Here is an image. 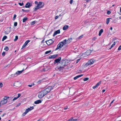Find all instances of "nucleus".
<instances>
[{
	"mask_svg": "<svg viewBox=\"0 0 121 121\" xmlns=\"http://www.w3.org/2000/svg\"><path fill=\"white\" fill-rule=\"evenodd\" d=\"M68 63L67 60H62L57 64L56 68L58 70L61 71L63 69L65 66L67 65Z\"/></svg>",
	"mask_w": 121,
	"mask_h": 121,
	"instance_id": "f257e3e1",
	"label": "nucleus"
},
{
	"mask_svg": "<svg viewBox=\"0 0 121 121\" xmlns=\"http://www.w3.org/2000/svg\"><path fill=\"white\" fill-rule=\"evenodd\" d=\"M54 86H49L45 89L43 90V91L47 95L50 92L51 90L54 87Z\"/></svg>",
	"mask_w": 121,
	"mask_h": 121,
	"instance_id": "f03ea898",
	"label": "nucleus"
},
{
	"mask_svg": "<svg viewBox=\"0 0 121 121\" xmlns=\"http://www.w3.org/2000/svg\"><path fill=\"white\" fill-rule=\"evenodd\" d=\"M46 95V94L43 90L39 92V93L38 97L39 98L41 99Z\"/></svg>",
	"mask_w": 121,
	"mask_h": 121,
	"instance_id": "7ed1b4c3",
	"label": "nucleus"
},
{
	"mask_svg": "<svg viewBox=\"0 0 121 121\" xmlns=\"http://www.w3.org/2000/svg\"><path fill=\"white\" fill-rule=\"evenodd\" d=\"M64 45V44L62 42H60L59 44L58 45L57 48L55 50V51H56L58 49L61 48Z\"/></svg>",
	"mask_w": 121,
	"mask_h": 121,
	"instance_id": "20e7f679",
	"label": "nucleus"
},
{
	"mask_svg": "<svg viewBox=\"0 0 121 121\" xmlns=\"http://www.w3.org/2000/svg\"><path fill=\"white\" fill-rule=\"evenodd\" d=\"M91 52V51L90 50H87L86 52L83 54V55L85 56H87L90 54Z\"/></svg>",
	"mask_w": 121,
	"mask_h": 121,
	"instance_id": "39448f33",
	"label": "nucleus"
},
{
	"mask_svg": "<svg viewBox=\"0 0 121 121\" xmlns=\"http://www.w3.org/2000/svg\"><path fill=\"white\" fill-rule=\"evenodd\" d=\"M54 42L51 39H50L48 41H46V42L48 45H49L52 44Z\"/></svg>",
	"mask_w": 121,
	"mask_h": 121,
	"instance_id": "423d86ee",
	"label": "nucleus"
},
{
	"mask_svg": "<svg viewBox=\"0 0 121 121\" xmlns=\"http://www.w3.org/2000/svg\"><path fill=\"white\" fill-rule=\"evenodd\" d=\"M61 59V57H59L58 58L54 60V64H56L57 63V64L60 61V60Z\"/></svg>",
	"mask_w": 121,
	"mask_h": 121,
	"instance_id": "0eeeda50",
	"label": "nucleus"
},
{
	"mask_svg": "<svg viewBox=\"0 0 121 121\" xmlns=\"http://www.w3.org/2000/svg\"><path fill=\"white\" fill-rule=\"evenodd\" d=\"M30 41V40H29L26 41L22 46L21 49H22L24 48Z\"/></svg>",
	"mask_w": 121,
	"mask_h": 121,
	"instance_id": "6e6552de",
	"label": "nucleus"
},
{
	"mask_svg": "<svg viewBox=\"0 0 121 121\" xmlns=\"http://www.w3.org/2000/svg\"><path fill=\"white\" fill-rule=\"evenodd\" d=\"M94 62V61L92 60H90L88 61V62L86 63V65H88L93 64Z\"/></svg>",
	"mask_w": 121,
	"mask_h": 121,
	"instance_id": "1a4fd4ad",
	"label": "nucleus"
},
{
	"mask_svg": "<svg viewBox=\"0 0 121 121\" xmlns=\"http://www.w3.org/2000/svg\"><path fill=\"white\" fill-rule=\"evenodd\" d=\"M31 6V4H30L29 2H27L26 4L25 7L26 8H29Z\"/></svg>",
	"mask_w": 121,
	"mask_h": 121,
	"instance_id": "9d476101",
	"label": "nucleus"
},
{
	"mask_svg": "<svg viewBox=\"0 0 121 121\" xmlns=\"http://www.w3.org/2000/svg\"><path fill=\"white\" fill-rule=\"evenodd\" d=\"M34 108V107L33 106L30 107L27 109L26 111L28 113L29 111L33 109Z\"/></svg>",
	"mask_w": 121,
	"mask_h": 121,
	"instance_id": "9b49d317",
	"label": "nucleus"
},
{
	"mask_svg": "<svg viewBox=\"0 0 121 121\" xmlns=\"http://www.w3.org/2000/svg\"><path fill=\"white\" fill-rule=\"evenodd\" d=\"M60 30H57L55 31L53 34V37H54L57 34H59L60 33Z\"/></svg>",
	"mask_w": 121,
	"mask_h": 121,
	"instance_id": "f8f14e48",
	"label": "nucleus"
},
{
	"mask_svg": "<svg viewBox=\"0 0 121 121\" xmlns=\"http://www.w3.org/2000/svg\"><path fill=\"white\" fill-rule=\"evenodd\" d=\"M48 79L46 77L45 78H44L43 79H41L39 80L38 82V83H40L42 81H45V80H47Z\"/></svg>",
	"mask_w": 121,
	"mask_h": 121,
	"instance_id": "ddd939ff",
	"label": "nucleus"
},
{
	"mask_svg": "<svg viewBox=\"0 0 121 121\" xmlns=\"http://www.w3.org/2000/svg\"><path fill=\"white\" fill-rule=\"evenodd\" d=\"M7 101V100H6L3 99V100L1 101L0 102V104H1L2 105H3L6 103Z\"/></svg>",
	"mask_w": 121,
	"mask_h": 121,
	"instance_id": "4468645a",
	"label": "nucleus"
},
{
	"mask_svg": "<svg viewBox=\"0 0 121 121\" xmlns=\"http://www.w3.org/2000/svg\"><path fill=\"white\" fill-rule=\"evenodd\" d=\"M24 71V69H23L22 70L19 71H17L16 73H15L16 74V75H18L20 74L23 71Z\"/></svg>",
	"mask_w": 121,
	"mask_h": 121,
	"instance_id": "2eb2a0df",
	"label": "nucleus"
},
{
	"mask_svg": "<svg viewBox=\"0 0 121 121\" xmlns=\"http://www.w3.org/2000/svg\"><path fill=\"white\" fill-rule=\"evenodd\" d=\"M42 102V101L40 100H38L34 102V103L35 104H38L41 103Z\"/></svg>",
	"mask_w": 121,
	"mask_h": 121,
	"instance_id": "dca6fc26",
	"label": "nucleus"
},
{
	"mask_svg": "<svg viewBox=\"0 0 121 121\" xmlns=\"http://www.w3.org/2000/svg\"><path fill=\"white\" fill-rule=\"evenodd\" d=\"M83 74H80V75H78L77 76H76V77H75L74 78V80H76V79H77L78 78L80 77H81L82 76H83Z\"/></svg>",
	"mask_w": 121,
	"mask_h": 121,
	"instance_id": "f3484780",
	"label": "nucleus"
},
{
	"mask_svg": "<svg viewBox=\"0 0 121 121\" xmlns=\"http://www.w3.org/2000/svg\"><path fill=\"white\" fill-rule=\"evenodd\" d=\"M69 27V26L67 25L63 27V30H65L67 29Z\"/></svg>",
	"mask_w": 121,
	"mask_h": 121,
	"instance_id": "a211bd4d",
	"label": "nucleus"
},
{
	"mask_svg": "<svg viewBox=\"0 0 121 121\" xmlns=\"http://www.w3.org/2000/svg\"><path fill=\"white\" fill-rule=\"evenodd\" d=\"M103 32V30L102 29L101 30H100L99 31V36H100L102 33Z\"/></svg>",
	"mask_w": 121,
	"mask_h": 121,
	"instance_id": "6ab92c4d",
	"label": "nucleus"
},
{
	"mask_svg": "<svg viewBox=\"0 0 121 121\" xmlns=\"http://www.w3.org/2000/svg\"><path fill=\"white\" fill-rule=\"evenodd\" d=\"M111 19V18H107V19L106 23V24H108L109 23V22H110V19Z\"/></svg>",
	"mask_w": 121,
	"mask_h": 121,
	"instance_id": "aec40b11",
	"label": "nucleus"
},
{
	"mask_svg": "<svg viewBox=\"0 0 121 121\" xmlns=\"http://www.w3.org/2000/svg\"><path fill=\"white\" fill-rule=\"evenodd\" d=\"M28 18L27 17H25L23 18L22 20V22H25L26 20H27Z\"/></svg>",
	"mask_w": 121,
	"mask_h": 121,
	"instance_id": "412c9836",
	"label": "nucleus"
},
{
	"mask_svg": "<svg viewBox=\"0 0 121 121\" xmlns=\"http://www.w3.org/2000/svg\"><path fill=\"white\" fill-rule=\"evenodd\" d=\"M115 42H113V44L111 46V47L109 48V49H110L111 48H112L115 45Z\"/></svg>",
	"mask_w": 121,
	"mask_h": 121,
	"instance_id": "4be33fe9",
	"label": "nucleus"
},
{
	"mask_svg": "<svg viewBox=\"0 0 121 121\" xmlns=\"http://www.w3.org/2000/svg\"><path fill=\"white\" fill-rule=\"evenodd\" d=\"M58 56V55L57 54L54 55H52V59H54L56 58Z\"/></svg>",
	"mask_w": 121,
	"mask_h": 121,
	"instance_id": "5701e85b",
	"label": "nucleus"
},
{
	"mask_svg": "<svg viewBox=\"0 0 121 121\" xmlns=\"http://www.w3.org/2000/svg\"><path fill=\"white\" fill-rule=\"evenodd\" d=\"M7 38V37L6 36H4L2 39V41H4V40H5Z\"/></svg>",
	"mask_w": 121,
	"mask_h": 121,
	"instance_id": "b1692460",
	"label": "nucleus"
},
{
	"mask_svg": "<svg viewBox=\"0 0 121 121\" xmlns=\"http://www.w3.org/2000/svg\"><path fill=\"white\" fill-rule=\"evenodd\" d=\"M66 39H65V40H63L61 42H62V43H63L64 45H65L66 44Z\"/></svg>",
	"mask_w": 121,
	"mask_h": 121,
	"instance_id": "393cba45",
	"label": "nucleus"
},
{
	"mask_svg": "<svg viewBox=\"0 0 121 121\" xmlns=\"http://www.w3.org/2000/svg\"><path fill=\"white\" fill-rule=\"evenodd\" d=\"M51 50H49L48 51H47L45 52V54H48V53H50L51 52Z\"/></svg>",
	"mask_w": 121,
	"mask_h": 121,
	"instance_id": "a878e982",
	"label": "nucleus"
},
{
	"mask_svg": "<svg viewBox=\"0 0 121 121\" xmlns=\"http://www.w3.org/2000/svg\"><path fill=\"white\" fill-rule=\"evenodd\" d=\"M9 98V97L8 96H5L3 99L7 100V99H8Z\"/></svg>",
	"mask_w": 121,
	"mask_h": 121,
	"instance_id": "bb28decb",
	"label": "nucleus"
},
{
	"mask_svg": "<svg viewBox=\"0 0 121 121\" xmlns=\"http://www.w3.org/2000/svg\"><path fill=\"white\" fill-rule=\"evenodd\" d=\"M42 3H43V2H39V3L37 5V6H38L39 5H42Z\"/></svg>",
	"mask_w": 121,
	"mask_h": 121,
	"instance_id": "cd10ccee",
	"label": "nucleus"
},
{
	"mask_svg": "<svg viewBox=\"0 0 121 121\" xmlns=\"http://www.w3.org/2000/svg\"><path fill=\"white\" fill-rule=\"evenodd\" d=\"M39 9V8H38V6H37L36 7L34 8V11H35L37 10L38 9Z\"/></svg>",
	"mask_w": 121,
	"mask_h": 121,
	"instance_id": "c85d7f7f",
	"label": "nucleus"
},
{
	"mask_svg": "<svg viewBox=\"0 0 121 121\" xmlns=\"http://www.w3.org/2000/svg\"><path fill=\"white\" fill-rule=\"evenodd\" d=\"M101 81H99L98 83L96 84V85L98 86H99L101 83Z\"/></svg>",
	"mask_w": 121,
	"mask_h": 121,
	"instance_id": "c756f323",
	"label": "nucleus"
},
{
	"mask_svg": "<svg viewBox=\"0 0 121 121\" xmlns=\"http://www.w3.org/2000/svg\"><path fill=\"white\" fill-rule=\"evenodd\" d=\"M4 50H5L6 51H7L9 50V48L8 47L6 46Z\"/></svg>",
	"mask_w": 121,
	"mask_h": 121,
	"instance_id": "7c9ffc66",
	"label": "nucleus"
},
{
	"mask_svg": "<svg viewBox=\"0 0 121 121\" xmlns=\"http://www.w3.org/2000/svg\"><path fill=\"white\" fill-rule=\"evenodd\" d=\"M17 76V75H16V74L15 73L14 74H12L11 76V77H14L16 76Z\"/></svg>",
	"mask_w": 121,
	"mask_h": 121,
	"instance_id": "2f4dec72",
	"label": "nucleus"
},
{
	"mask_svg": "<svg viewBox=\"0 0 121 121\" xmlns=\"http://www.w3.org/2000/svg\"><path fill=\"white\" fill-rule=\"evenodd\" d=\"M18 37L17 36H15V38L14 39V41H16L18 39Z\"/></svg>",
	"mask_w": 121,
	"mask_h": 121,
	"instance_id": "473e14b6",
	"label": "nucleus"
},
{
	"mask_svg": "<svg viewBox=\"0 0 121 121\" xmlns=\"http://www.w3.org/2000/svg\"><path fill=\"white\" fill-rule=\"evenodd\" d=\"M72 38H70L69 39L67 40V41H68V42H70L71 41V40L72 39Z\"/></svg>",
	"mask_w": 121,
	"mask_h": 121,
	"instance_id": "72a5a7b5",
	"label": "nucleus"
},
{
	"mask_svg": "<svg viewBox=\"0 0 121 121\" xmlns=\"http://www.w3.org/2000/svg\"><path fill=\"white\" fill-rule=\"evenodd\" d=\"M16 16H17V15L16 14H14V15L13 18V20L14 21V20H15V18L16 17Z\"/></svg>",
	"mask_w": 121,
	"mask_h": 121,
	"instance_id": "f704fd0d",
	"label": "nucleus"
},
{
	"mask_svg": "<svg viewBox=\"0 0 121 121\" xmlns=\"http://www.w3.org/2000/svg\"><path fill=\"white\" fill-rule=\"evenodd\" d=\"M28 112L26 111L25 112L23 113L22 114V115L23 116H25Z\"/></svg>",
	"mask_w": 121,
	"mask_h": 121,
	"instance_id": "c9c22d12",
	"label": "nucleus"
},
{
	"mask_svg": "<svg viewBox=\"0 0 121 121\" xmlns=\"http://www.w3.org/2000/svg\"><path fill=\"white\" fill-rule=\"evenodd\" d=\"M44 5H39L38 6V8H39V9H40L42 8L43 6Z\"/></svg>",
	"mask_w": 121,
	"mask_h": 121,
	"instance_id": "e433bc0d",
	"label": "nucleus"
},
{
	"mask_svg": "<svg viewBox=\"0 0 121 121\" xmlns=\"http://www.w3.org/2000/svg\"><path fill=\"white\" fill-rule=\"evenodd\" d=\"M35 85L34 83H33L31 85H28V86L30 87H31L32 86H33Z\"/></svg>",
	"mask_w": 121,
	"mask_h": 121,
	"instance_id": "4c0bfd02",
	"label": "nucleus"
},
{
	"mask_svg": "<svg viewBox=\"0 0 121 121\" xmlns=\"http://www.w3.org/2000/svg\"><path fill=\"white\" fill-rule=\"evenodd\" d=\"M89 79V78H84L83 79V80L84 81H86L88 80Z\"/></svg>",
	"mask_w": 121,
	"mask_h": 121,
	"instance_id": "58836bf2",
	"label": "nucleus"
},
{
	"mask_svg": "<svg viewBox=\"0 0 121 121\" xmlns=\"http://www.w3.org/2000/svg\"><path fill=\"white\" fill-rule=\"evenodd\" d=\"M5 52H4L2 53V55L3 56H5Z\"/></svg>",
	"mask_w": 121,
	"mask_h": 121,
	"instance_id": "ea45409f",
	"label": "nucleus"
},
{
	"mask_svg": "<svg viewBox=\"0 0 121 121\" xmlns=\"http://www.w3.org/2000/svg\"><path fill=\"white\" fill-rule=\"evenodd\" d=\"M18 4L20 6H22L24 4L23 2H22V3H18Z\"/></svg>",
	"mask_w": 121,
	"mask_h": 121,
	"instance_id": "a19ab883",
	"label": "nucleus"
},
{
	"mask_svg": "<svg viewBox=\"0 0 121 121\" xmlns=\"http://www.w3.org/2000/svg\"><path fill=\"white\" fill-rule=\"evenodd\" d=\"M17 25V22H15L14 23V26H16Z\"/></svg>",
	"mask_w": 121,
	"mask_h": 121,
	"instance_id": "79ce46f5",
	"label": "nucleus"
},
{
	"mask_svg": "<svg viewBox=\"0 0 121 121\" xmlns=\"http://www.w3.org/2000/svg\"><path fill=\"white\" fill-rule=\"evenodd\" d=\"M35 23V22L34 21L32 22H31V25H33Z\"/></svg>",
	"mask_w": 121,
	"mask_h": 121,
	"instance_id": "37998d69",
	"label": "nucleus"
},
{
	"mask_svg": "<svg viewBox=\"0 0 121 121\" xmlns=\"http://www.w3.org/2000/svg\"><path fill=\"white\" fill-rule=\"evenodd\" d=\"M10 65V64H8V65H6V66H4V68H5L7 67H8V66H9Z\"/></svg>",
	"mask_w": 121,
	"mask_h": 121,
	"instance_id": "c03bdc74",
	"label": "nucleus"
},
{
	"mask_svg": "<svg viewBox=\"0 0 121 121\" xmlns=\"http://www.w3.org/2000/svg\"><path fill=\"white\" fill-rule=\"evenodd\" d=\"M121 50V45H120L118 48V50Z\"/></svg>",
	"mask_w": 121,
	"mask_h": 121,
	"instance_id": "a18cd8bd",
	"label": "nucleus"
},
{
	"mask_svg": "<svg viewBox=\"0 0 121 121\" xmlns=\"http://www.w3.org/2000/svg\"><path fill=\"white\" fill-rule=\"evenodd\" d=\"M45 69L44 68L42 70H41V71L42 72H45Z\"/></svg>",
	"mask_w": 121,
	"mask_h": 121,
	"instance_id": "49530a36",
	"label": "nucleus"
},
{
	"mask_svg": "<svg viewBox=\"0 0 121 121\" xmlns=\"http://www.w3.org/2000/svg\"><path fill=\"white\" fill-rule=\"evenodd\" d=\"M111 13V12L110 11H108L107 12V14H109Z\"/></svg>",
	"mask_w": 121,
	"mask_h": 121,
	"instance_id": "de8ad7c7",
	"label": "nucleus"
},
{
	"mask_svg": "<svg viewBox=\"0 0 121 121\" xmlns=\"http://www.w3.org/2000/svg\"><path fill=\"white\" fill-rule=\"evenodd\" d=\"M3 86V84L2 83H0V88Z\"/></svg>",
	"mask_w": 121,
	"mask_h": 121,
	"instance_id": "09e8293b",
	"label": "nucleus"
},
{
	"mask_svg": "<svg viewBox=\"0 0 121 121\" xmlns=\"http://www.w3.org/2000/svg\"><path fill=\"white\" fill-rule=\"evenodd\" d=\"M59 17V16H57L55 17V19H56L58 18Z\"/></svg>",
	"mask_w": 121,
	"mask_h": 121,
	"instance_id": "8fccbe9b",
	"label": "nucleus"
},
{
	"mask_svg": "<svg viewBox=\"0 0 121 121\" xmlns=\"http://www.w3.org/2000/svg\"><path fill=\"white\" fill-rule=\"evenodd\" d=\"M21 103H20L17 105L16 106V107H18L19 106H20L21 105Z\"/></svg>",
	"mask_w": 121,
	"mask_h": 121,
	"instance_id": "3c124183",
	"label": "nucleus"
},
{
	"mask_svg": "<svg viewBox=\"0 0 121 121\" xmlns=\"http://www.w3.org/2000/svg\"><path fill=\"white\" fill-rule=\"evenodd\" d=\"M83 36V35H81V36H80L79 37H78V39H81L82 38Z\"/></svg>",
	"mask_w": 121,
	"mask_h": 121,
	"instance_id": "603ef678",
	"label": "nucleus"
},
{
	"mask_svg": "<svg viewBox=\"0 0 121 121\" xmlns=\"http://www.w3.org/2000/svg\"><path fill=\"white\" fill-rule=\"evenodd\" d=\"M97 39L96 37H95L93 38L92 40H95L96 39Z\"/></svg>",
	"mask_w": 121,
	"mask_h": 121,
	"instance_id": "864d4df0",
	"label": "nucleus"
},
{
	"mask_svg": "<svg viewBox=\"0 0 121 121\" xmlns=\"http://www.w3.org/2000/svg\"><path fill=\"white\" fill-rule=\"evenodd\" d=\"M21 95V94H18V96H17V98H19L20 96Z\"/></svg>",
	"mask_w": 121,
	"mask_h": 121,
	"instance_id": "5fc2aeb1",
	"label": "nucleus"
},
{
	"mask_svg": "<svg viewBox=\"0 0 121 121\" xmlns=\"http://www.w3.org/2000/svg\"><path fill=\"white\" fill-rule=\"evenodd\" d=\"M48 59H52V55L50 56L48 58Z\"/></svg>",
	"mask_w": 121,
	"mask_h": 121,
	"instance_id": "6e6d98bb",
	"label": "nucleus"
},
{
	"mask_svg": "<svg viewBox=\"0 0 121 121\" xmlns=\"http://www.w3.org/2000/svg\"><path fill=\"white\" fill-rule=\"evenodd\" d=\"M80 59H81L80 58V59H78V60H77L76 63H78L79 62V60H80Z\"/></svg>",
	"mask_w": 121,
	"mask_h": 121,
	"instance_id": "4d7b16f0",
	"label": "nucleus"
},
{
	"mask_svg": "<svg viewBox=\"0 0 121 121\" xmlns=\"http://www.w3.org/2000/svg\"><path fill=\"white\" fill-rule=\"evenodd\" d=\"M44 68L45 69L46 71H48V69L47 68Z\"/></svg>",
	"mask_w": 121,
	"mask_h": 121,
	"instance_id": "13d9d810",
	"label": "nucleus"
},
{
	"mask_svg": "<svg viewBox=\"0 0 121 121\" xmlns=\"http://www.w3.org/2000/svg\"><path fill=\"white\" fill-rule=\"evenodd\" d=\"M73 0H70V4H72L73 3Z\"/></svg>",
	"mask_w": 121,
	"mask_h": 121,
	"instance_id": "bf43d9fd",
	"label": "nucleus"
},
{
	"mask_svg": "<svg viewBox=\"0 0 121 121\" xmlns=\"http://www.w3.org/2000/svg\"><path fill=\"white\" fill-rule=\"evenodd\" d=\"M17 99V97H14L13 99V101H14L16 99Z\"/></svg>",
	"mask_w": 121,
	"mask_h": 121,
	"instance_id": "052dcab7",
	"label": "nucleus"
},
{
	"mask_svg": "<svg viewBox=\"0 0 121 121\" xmlns=\"http://www.w3.org/2000/svg\"><path fill=\"white\" fill-rule=\"evenodd\" d=\"M97 87V86L96 85H95V86L93 87V89H95Z\"/></svg>",
	"mask_w": 121,
	"mask_h": 121,
	"instance_id": "680f3d73",
	"label": "nucleus"
},
{
	"mask_svg": "<svg viewBox=\"0 0 121 121\" xmlns=\"http://www.w3.org/2000/svg\"><path fill=\"white\" fill-rule=\"evenodd\" d=\"M43 119H39L37 121H43Z\"/></svg>",
	"mask_w": 121,
	"mask_h": 121,
	"instance_id": "e2e57ef3",
	"label": "nucleus"
},
{
	"mask_svg": "<svg viewBox=\"0 0 121 121\" xmlns=\"http://www.w3.org/2000/svg\"><path fill=\"white\" fill-rule=\"evenodd\" d=\"M35 4H37V5H38V2L37 1H35Z\"/></svg>",
	"mask_w": 121,
	"mask_h": 121,
	"instance_id": "0e129e2a",
	"label": "nucleus"
},
{
	"mask_svg": "<svg viewBox=\"0 0 121 121\" xmlns=\"http://www.w3.org/2000/svg\"><path fill=\"white\" fill-rule=\"evenodd\" d=\"M22 11L23 12H26V10H24L23 9H22Z\"/></svg>",
	"mask_w": 121,
	"mask_h": 121,
	"instance_id": "69168bd1",
	"label": "nucleus"
},
{
	"mask_svg": "<svg viewBox=\"0 0 121 121\" xmlns=\"http://www.w3.org/2000/svg\"><path fill=\"white\" fill-rule=\"evenodd\" d=\"M115 100V99H114L113 101H112L111 102V104H112V103H113V101Z\"/></svg>",
	"mask_w": 121,
	"mask_h": 121,
	"instance_id": "338daca9",
	"label": "nucleus"
},
{
	"mask_svg": "<svg viewBox=\"0 0 121 121\" xmlns=\"http://www.w3.org/2000/svg\"><path fill=\"white\" fill-rule=\"evenodd\" d=\"M5 115V114L4 113V114H3L2 116V117H3L4 115Z\"/></svg>",
	"mask_w": 121,
	"mask_h": 121,
	"instance_id": "774afa93",
	"label": "nucleus"
}]
</instances>
